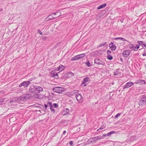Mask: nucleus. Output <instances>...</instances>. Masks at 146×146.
<instances>
[{
    "label": "nucleus",
    "instance_id": "1",
    "mask_svg": "<svg viewBox=\"0 0 146 146\" xmlns=\"http://www.w3.org/2000/svg\"><path fill=\"white\" fill-rule=\"evenodd\" d=\"M146 102V95L144 94L140 97L139 102V106L142 107L145 104Z\"/></svg>",
    "mask_w": 146,
    "mask_h": 146
},
{
    "label": "nucleus",
    "instance_id": "2",
    "mask_svg": "<svg viewBox=\"0 0 146 146\" xmlns=\"http://www.w3.org/2000/svg\"><path fill=\"white\" fill-rule=\"evenodd\" d=\"M31 97V94H26L22 95L19 98L18 100H20L21 101L28 100Z\"/></svg>",
    "mask_w": 146,
    "mask_h": 146
},
{
    "label": "nucleus",
    "instance_id": "3",
    "mask_svg": "<svg viewBox=\"0 0 146 146\" xmlns=\"http://www.w3.org/2000/svg\"><path fill=\"white\" fill-rule=\"evenodd\" d=\"M48 105H50V109L51 111L53 112H55V110L52 107V104L50 101H48L47 102V104H44V108L45 110H46L47 109V107H48Z\"/></svg>",
    "mask_w": 146,
    "mask_h": 146
},
{
    "label": "nucleus",
    "instance_id": "4",
    "mask_svg": "<svg viewBox=\"0 0 146 146\" xmlns=\"http://www.w3.org/2000/svg\"><path fill=\"white\" fill-rule=\"evenodd\" d=\"M76 97L78 103H81L83 102V98L80 94L79 93L76 94Z\"/></svg>",
    "mask_w": 146,
    "mask_h": 146
},
{
    "label": "nucleus",
    "instance_id": "5",
    "mask_svg": "<svg viewBox=\"0 0 146 146\" xmlns=\"http://www.w3.org/2000/svg\"><path fill=\"white\" fill-rule=\"evenodd\" d=\"M63 88L60 87H55L53 88V90L54 92L57 93H60L62 92L63 91Z\"/></svg>",
    "mask_w": 146,
    "mask_h": 146
},
{
    "label": "nucleus",
    "instance_id": "6",
    "mask_svg": "<svg viewBox=\"0 0 146 146\" xmlns=\"http://www.w3.org/2000/svg\"><path fill=\"white\" fill-rule=\"evenodd\" d=\"M30 83L31 82H30L29 81H24L20 84L19 87H21L22 86H23L25 88L29 86Z\"/></svg>",
    "mask_w": 146,
    "mask_h": 146
},
{
    "label": "nucleus",
    "instance_id": "7",
    "mask_svg": "<svg viewBox=\"0 0 146 146\" xmlns=\"http://www.w3.org/2000/svg\"><path fill=\"white\" fill-rule=\"evenodd\" d=\"M133 84L134 83L132 82H129L126 83L123 87V90H124L126 88H129L131 87Z\"/></svg>",
    "mask_w": 146,
    "mask_h": 146
},
{
    "label": "nucleus",
    "instance_id": "8",
    "mask_svg": "<svg viewBox=\"0 0 146 146\" xmlns=\"http://www.w3.org/2000/svg\"><path fill=\"white\" fill-rule=\"evenodd\" d=\"M131 53L130 50H127L124 51L122 54L123 57L126 58Z\"/></svg>",
    "mask_w": 146,
    "mask_h": 146
},
{
    "label": "nucleus",
    "instance_id": "9",
    "mask_svg": "<svg viewBox=\"0 0 146 146\" xmlns=\"http://www.w3.org/2000/svg\"><path fill=\"white\" fill-rule=\"evenodd\" d=\"M89 79H90V78L88 76L84 78L82 82L81 86H87V84L85 83L88 82Z\"/></svg>",
    "mask_w": 146,
    "mask_h": 146
},
{
    "label": "nucleus",
    "instance_id": "10",
    "mask_svg": "<svg viewBox=\"0 0 146 146\" xmlns=\"http://www.w3.org/2000/svg\"><path fill=\"white\" fill-rule=\"evenodd\" d=\"M109 47L112 51H114L116 49V46L112 42L109 44Z\"/></svg>",
    "mask_w": 146,
    "mask_h": 146
},
{
    "label": "nucleus",
    "instance_id": "11",
    "mask_svg": "<svg viewBox=\"0 0 146 146\" xmlns=\"http://www.w3.org/2000/svg\"><path fill=\"white\" fill-rule=\"evenodd\" d=\"M94 63L98 64H101L104 65L105 62H104L100 60V59L95 58L94 60Z\"/></svg>",
    "mask_w": 146,
    "mask_h": 146
},
{
    "label": "nucleus",
    "instance_id": "12",
    "mask_svg": "<svg viewBox=\"0 0 146 146\" xmlns=\"http://www.w3.org/2000/svg\"><path fill=\"white\" fill-rule=\"evenodd\" d=\"M135 84L143 85L146 83L145 81L143 80H139L135 82Z\"/></svg>",
    "mask_w": 146,
    "mask_h": 146
},
{
    "label": "nucleus",
    "instance_id": "13",
    "mask_svg": "<svg viewBox=\"0 0 146 146\" xmlns=\"http://www.w3.org/2000/svg\"><path fill=\"white\" fill-rule=\"evenodd\" d=\"M51 15H50L48 16L45 19V20L46 21H49L50 20H52L54 19H55V18H57V17H53L52 16H51V17L49 18V17H50Z\"/></svg>",
    "mask_w": 146,
    "mask_h": 146
},
{
    "label": "nucleus",
    "instance_id": "14",
    "mask_svg": "<svg viewBox=\"0 0 146 146\" xmlns=\"http://www.w3.org/2000/svg\"><path fill=\"white\" fill-rule=\"evenodd\" d=\"M36 91V86H33L30 87V88L29 89V91L31 92H33Z\"/></svg>",
    "mask_w": 146,
    "mask_h": 146
},
{
    "label": "nucleus",
    "instance_id": "15",
    "mask_svg": "<svg viewBox=\"0 0 146 146\" xmlns=\"http://www.w3.org/2000/svg\"><path fill=\"white\" fill-rule=\"evenodd\" d=\"M64 69V66L62 65H60L59 66V67L58 68L57 70L58 71H61L63 70Z\"/></svg>",
    "mask_w": 146,
    "mask_h": 146
},
{
    "label": "nucleus",
    "instance_id": "16",
    "mask_svg": "<svg viewBox=\"0 0 146 146\" xmlns=\"http://www.w3.org/2000/svg\"><path fill=\"white\" fill-rule=\"evenodd\" d=\"M69 112V110L68 109L66 108L62 112L64 115H66L68 114Z\"/></svg>",
    "mask_w": 146,
    "mask_h": 146
},
{
    "label": "nucleus",
    "instance_id": "17",
    "mask_svg": "<svg viewBox=\"0 0 146 146\" xmlns=\"http://www.w3.org/2000/svg\"><path fill=\"white\" fill-rule=\"evenodd\" d=\"M36 91L39 92H42L43 90L42 88L40 86H36Z\"/></svg>",
    "mask_w": 146,
    "mask_h": 146
},
{
    "label": "nucleus",
    "instance_id": "18",
    "mask_svg": "<svg viewBox=\"0 0 146 146\" xmlns=\"http://www.w3.org/2000/svg\"><path fill=\"white\" fill-rule=\"evenodd\" d=\"M80 59V58H79V56L78 55H76L73 57H72L71 60L72 61Z\"/></svg>",
    "mask_w": 146,
    "mask_h": 146
},
{
    "label": "nucleus",
    "instance_id": "19",
    "mask_svg": "<svg viewBox=\"0 0 146 146\" xmlns=\"http://www.w3.org/2000/svg\"><path fill=\"white\" fill-rule=\"evenodd\" d=\"M113 39L114 40H123V41H126V40L125 39L122 37H117L114 38H113Z\"/></svg>",
    "mask_w": 146,
    "mask_h": 146
},
{
    "label": "nucleus",
    "instance_id": "20",
    "mask_svg": "<svg viewBox=\"0 0 146 146\" xmlns=\"http://www.w3.org/2000/svg\"><path fill=\"white\" fill-rule=\"evenodd\" d=\"M106 5H107V4L106 3L100 5L97 8V9H102V8L105 7Z\"/></svg>",
    "mask_w": 146,
    "mask_h": 146
},
{
    "label": "nucleus",
    "instance_id": "21",
    "mask_svg": "<svg viewBox=\"0 0 146 146\" xmlns=\"http://www.w3.org/2000/svg\"><path fill=\"white\" fill-rule=\"evenodd\" d=\"M86 65L88 67H91L92 66V64L90 63L89 60H87L86 62L85 63Z\"/></svg>",
    "mask_w": 146,
    "mask_h": 146
},
{
    "label": "nucleus",
    "instance_id": "22",
    "mask_svg": "<svg viewBox=\"0 0 146 146\" xmlns=\"http://www.w3.org/2000/svg\"><path fill=\"white\" fill-rule=\"evenodd\" d=\"M115 133V131H112L109 132V133H107V136L110 137L111 136V134H113L114 133Z\"/></svg>",
    "mask_w": 146,
    "mask_h": 146
},
{
    "label": "nucleus",
    "instance_id": "23",
    "mask_svg": "<svg viewBox=\"0 0 146 146\" xmlns=\"http://www.w3.org/2000/svg\"><path fill=\"white\" fill-rule=\"evenodd\" d=\"M91 139L92 140L90 141L91 142H94L97 141L96 137H92Z\"/></svg>",
    "mask_w": 146,
    "mask_h": 146
},
{
    "label": "nucleus",
    "instance_id": "24",
    "mask_svg": "<svg viewBox=\"0 0 146 146\" xmlns=\"http://www.w3.org/2000/svg\"><path fill=\"white\" fill-rule=\"evenodd\" d=\"M79 56V58H80V59H81L82 58L84 57L86 55L85 54L83 53L82 54H80L78 55Z\"/></svg>",
    "mask_w": 146,
    "mask_h": 146
},
{
    "label": "nucleus",
    "instance_id": "25",
    "mask_svg": "<svg viewBox=\"0 0 146 146\" xmlns=\"http://www.w3.org/2000/svg\"><path fill=\"white\" fill-rule=\"evenodd\" d=\"M106 127V125L105 124H103V125H102L101 127H100L99 129L97 130V131H98L99 129H104Z\"/></svg>",
    "mask_w": 146,
    "mask_h": 146
},
{
    "label": "nucleus",
    "instance_id": "26",
    "mask_svg": "<svg viewBox=\"0 0 146 146\" xmlns=\"http://www.w3.org/2000/svg\"><path fill=\"white\" fill-rule=\"evenodd\" d=\"M107 58L109 60H111L113 58L112 56L110 55H107Z\"/></svg>",
    "mask_w": 146,
    "mask_h": 146
},
{
    "label": "nucleus",
    "instance_id": "27",
    "mask_svg": "<svg viewBox=\"0 0 146 146\" xmlns=\"http://www.w3.org/2000/svg\"><path fill=\"white\" fill-rule=\"evenodd\" d=\"M137 42L139 45H142V46H143V44L144 43V42L141 41H138Z\"/></svg>",
    "mask_w": 146,
    "mask_h": 146
},
{
    "label": "nucleus",
    "instance_id": "28",
    "mask_svg": "<svg viewBox=\"0 0 146 146\" xmlns=\"http://www.w3.org/2000/svg\"><path fill=\"white\" fill-rule=\"evenodd\" d=\"M97 140H99L103 138V137L100 135L96 136Z\"/></svg>",
    "mask_w": 146,
    "mask_h": 146
},
{
    "label": "nucleus",
    "instance_id": "29",
    "mask_svg": "<svg viewBox=\"0 0 146 146\" xmlns=\"http://www.w3.org/2000/svg\"><path fill=\"white\" fill-rule=\"evenodd\" d=\"M128 45L129 47V49H132L134 46V44H129Z\"/></svg>",
    "mask_w": 146,
    "mask_h": 146
},
{
    "label": "nucleus",
    "instance_id": "30",
    "mask_svg": "<svg viewBox=\"0 0 146 146\" xmlns=\"http://www.w3.org/2000/svg\"><path fill=\"white\" fill-rule=\"evenodd\" d=\"M60 12L59 11H58L57 12L55 13H52V14H54L55 15H58V17H59L60 16V15H59L58 14V13L60 14Z\"/></svg>",
    "mask_w": 146,
    "mask_h": 146
},
{
    "label": "nucleus",
    "instance_id": "31",
    "mask_svg": "<svg viewBox=\"0 0 146 146\" xmlns=\"http://www.w3.org/2000/svg\"><path fill=\"white\" fill-rule=\"evenodd\" d=\"M52 107H54V108H56L58 107V105L57 104L54 103L53 105H52Z\"/></svg>",
    "mask_w": 146,
    "mask_h": 146
},
{
    "label": "nucleus",
    "instance_id": "32",
    "mask_svg": "<svg viewBox=\"0 0 146 146\" xmlns=\"http://www.w3.org/2000/svg\"><path fill=\"white\" fill-rule=\"evenodd\" d=\"M121 115V113H118L115 116L114 118L115 119H116L118 117L120 116Z\"/></svg>",
    "mask_w": 146,
    "mask_h": 146
},
{
    "label": "nucleus",
    "instance_id": "33",
    "mask_svg": "<svg viewBox=\"0 0 146 146\" xmlns=\"http://www.w3.org/2000/svg\"><path fill=\"white\" fill-rule=\"evenodd\" d=\"M135 138L136 137L135 136H133L131 137L130 140L132 141L135 139Z\"/></svg>",
    "mask_w": 146,
    "mask_h": 146
},
{
    "label": "nucleus",
    "instance_id": "34",
    "mask_svg": "<svg viewBox=\"0 0 146 146\" xmlns=\"http://www.w3.org/2000/svg\"><path fill=\"white\" fill-rule=\"evenodd\" d=\"M54 74H55L54 73ZM52 76L54 77H55V78H56V77H57V78H58V74L57 73H55V74H54V75H52Z\"/></svg>",
    "mask_w": 146,
    "mask_h": 146
},
{
    "label": "nucleus",
    "instance_id": "35",
    "mask_svg": "<svg viewBox=\"0 0 146 146\" xmlns=\"http://www.w3.org/2000/svg\"><path fill=\"white\" fill-rule=\"evenodd\" d=\"M111 51L110 50H108L107 51V55H110V54L111 53Z\"/></svg>",
    "mask_w": 146,
    "mask_h": 146
},
{
    "label": "nucleus",
    "instance_id": "36",
    "mask_svg": "<svg viewBox=\"0 0 146 146\" xmlns=\"http://www.w3.org/2000/svg\"><path fill=\"white\" fill-rule=\"evenodd\" d=\"M38 33H39L40 35H42V33L41 31H40V29H38L37 30Z\"/></svg>",
    "mask_w": 146,
    "mask_h": 146
},
{
    "label": "nucleus",
    "instance_id": "37",
    "mask_svg": "<svg viewBox=\"0 0 146 146\" xmlns=\"http://www.w3.org/2000/svg\"><path fill=\"white\" fill-rule=\"evenodd\" d=\"M106 42L105 43H101L99 47H102L103 46H104L106 44Z\"/></svg>",
    "mask_w": 146,
    "mask_h": 146
},
{
    "label": "nucleus",
    "instance_id": "38",
    "mask_svg": "<svg viewBox=\"0 0 146 146\" xmlns=\"http://www.w3.org/2000/svg\"><path fill=\"white\" fill-rule=\"evenodd\" d=\"M132 50H133L135 51H137V49L136 46H134Z\"/></svg>",
    "mask_w": 146,
    "mask_h": 146
},
{
    "label": "nucleus",
    "instance_id": "39",
    "mask_svg": "<svg viewBox=\"0 0 146 146\" xmlns=\"http://www.w3.org/2000/svg\"><path fill=\"white\" fill-rule=\"evenodd\" d=\"M136 48L137 49V50H138V49L139 48V47H140V46H139V44H137L136 46H135Z\"/></svg>",
    "mask_w": 146,
    "mask_h": 146
},
{
    "label": "nucleus",
    "instance_id": "40",
    "mask_svg": "<svg viewBox=\"0 0 146 146\" xmlns=\"http://www.w3.org/2000/svg\"><path fill=\"white\" fill-rule=\"evenodd\" d=\"M69 144L70 146H72L73 144V142L72 141H70L69 142Z\"/></svg>",
    "mask_w": 146,
    "mask_h": 146
},
{
    "label": "nucleus",
    "instance_id": "41",
    "mask_svg": "<svg viewBox=\"0 0 146 146\" xmlns=\"http://www.w3.org/2000/svg\"><path fill=\"white\" fill-rule=\"evenodd\" d=\"M33 79L32 78H30L28 81H29L30 82H31V81H32L33 80Z\"/></svg>",
    "mask_w": 146,
    "mask_h": 146
},
{
    "label": "nucleus",
    "instance_id": "42",
    "mask_svg": "<svg viewBox=\"0 0 146 146\" xmlns=\"http://www.w3.org/2000/svg\"><path fill=\"white\" fill-rule=\"evenodd\" d=\"M143 56H146V52H145L143 54H142Z\"/></svg>",
    "mask_w": 146,
    "mask_h": 146
},
{
    "label": "nucleus",
    "instance_id": "43",
    "mask_svg": "<svg viewBox=\"0 0 146 146\" xmlns=\"http://www.w3.org/2000/svg\"><path fill=\"white\" fill-rule=\"evenodd\" d=\"M143 46H144L145 47H146V43L145 42H144Z\"/></svg>",
    "mask_w": 146,
    "mask_h": 146
},
{
    "label": "nucleus",
    "instance_id": "44",
    "mask_svg": "<svg viewBox=\"0 0 146 146\" xmlns=\"http://www.w3.org/2000/svg\"><path fill=\"white\" fill-rule=\"evenodd\" d=\"M66 133V131L65 130L63 132V134H64Z\"/></svg>",
    "mask_w": 146,
    "mask_h": 146
},
{
    "label": "nucleus",
    "instance_id": "45",
    "mask_svg": "<svg viewBox=\"0 0 146 146\" xmlns=\"http://www.w3.org/2000/svg\"><path fill=\"white\" fill-rule=\"evenodd\" d=\"M120 61H121L122 62H123V59H122V58H120Z\"/></svg>",
    "mask_w": 146,
    "mask_h": 146
},
{
    "label": "nucleus",
    "instance_id": "46",
    "mask_svg": "<svg viewBox=\"0 0 146 146\" xmlns=\"http://www.w3.org/2000/svg\"><path fill=\"white\" fill-rule=\"evenodd\" d=\"M114 75L115 76H116L117 75V73L115 72L114 73Z\"/></svg>",
    "mask_w": 146,
    "mask_h": 146
},
{
    "label": "nucleus",
    "instance_id": "47",
    "mask_svg": "<svg viewBox=\"0 0 146 146\" xmlns=\"http://www.w3.org/2000/svg\"><path fill=\"white\" fill-rule=\"evenodd\" d=\"M13 102V100H11L10 101V103H11Z\"/></svg>",
    "mask_w": 146,
    "mask_h": 146
},
{
    "label": "nucleus",
    "instance_id": "48",
    "mask_svg": "<svg viewBox=\"0 0 146 146\" xmlns=\"http://www.w3.org/2000/svg\"><path fill=\"white\" fill-rule=\"evenodd\" d=\"M106 136H107V134H104L103 135V137H106Z\"/></svg>",
    "mask_w": 146,
    "mask_h": 146
},
{
    "label": "nucleus",
    "instance_id": "49",
    "mask_svg": "<svg viewBox=\"0 0 146 146\" xmlns=\"http://www.w3.org/2000/svg\"><path fill=\"white\" fill-rule=\"evenodd\" d=\"M44 39H46V38H47V37H44Z\"/></svg>",
    "mask_w": 146,
    "mask_h": 146
},
{
    "label": "nucleus",
    "instance_id": "50",
    "mask_svg": "<svg viewBox=\"0 0 146 146\" xmlns=\"http://www.w3.org/2000/svg\"><path fill=\"white\" fill-rule=\"evenodd\" d=\"M48 107H50V105H48Z\"/></svg>",
    "mask_w": 146,
    "mask_h": 146
}]
</instances>
